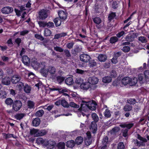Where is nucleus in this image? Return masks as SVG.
I'll return each mask as SVG.
<instances>
[{
	"instance_id": "nucleus-1",
	"label": "nucleus",
	"mask_w": 149,
	"mask_h": 149,
	"mask_svg": "<svg viewBox=\"0 0 149 149\" xmlns=\"http://www.w3.org/2000/svg\"><path fill=\"white\" fill-rule=\"evenodd\" d=\"M12 104L13 109L15 111H17L21 108L22 103L21 101L19 100H13L10 98V106Z\"/></svg>"
},
{
	"instance_id": "nucleus-2",
	"label": "nucleus",
	"mask_w": 149,
	"mask_h": 149,
	"mask_svg": "<svg viewBox=\"0 0 149 149\" xmlns=\"http://www.w3.org/2000/svg\"><path fill=\"white\" fill-rule=\"evenodd\" d=\"M48 16L47 11L44 9L40 10L38 13V18L40 20H44Z\"/></svg>"
},
{
	"instance_id": "nucleus-3",
	"label": "nucleus",
	"mask_w": 149,
	"mask_h": 149,
	"mask_svg": "<svg viewBox=\"0 0 149 149\" xmlns=\"http://www.w3.org/2000/svg\"><path fill=\"white\" fill-rule=\"evenodd\" d=\"M121 83L122 84L126 86L128 84L130 86H133L135 84V83L132 84L131 78L128 77H126L123 78L121 80Z\"/></svg>"
},
{
	"instance_id": "nucleus-4",
	"label": "nucleus",
	"mask_w": 149,
	"mask_h": 149,
	"mask_svg": "<svg viewBox=\"0 0 149 149\" xmlns=\"http://www.w3.org/2000/svg\"><path fill=\"white\" fill-rule=\"evenodd\" d=\"M93 20L95 24V26L98 29H101L103 26V25L100 24L101 22V19L99 17H96L93 18Z\"/></svg>"
},
{
	"instance_id": "nucleus-5",
	"label": "nucleus",
	"mask_w": 149,
	"mask_h": 149,
	"mask_svg": "<svg viewBox=\"0 0 149 149\" xmlns=\"http://www.w3.org/2000/svg\"><path fill=\"white\" fill-rule=\"evenodd\" d=\"M91 57L88 55L83 54L80 56V59L81 61L87 63L90 61Z\"/></svg>"
},
{
	"instance_id": "nucleus-6",
	"label": "nucleus",
	"mask_w": 149,
	"mask_h": 149,
	"mask_svg": "<svg viewBox=\"0 0 149 149\" xmlns=\"http://www.w3.org/2000/svg\"><path fill=\"white\" fill-rule=\"evenodd\" d=\"M82 50V48L80 46L77 45L75 46L74 49L71 50V53L73 55L75 56L80 53Z\"/></svg>"
},
{
	"instance_id": "nucleus-7",
	"label": "nucleus",
	"mask_w": 149,
	"mask_h": 149,
	"mask_svg": "<svg viewBox=\"0 0 149 149\" xmlns=\"http://www.w3.org/2000/svg\"><path fill=\"white\" fill-rule=\"evenodd\" d=\"M56 145V142L55 141L51 140L47 141L45 142L44 145L49 149H52Z\"/></svg>"
},
{
	"instance_id": "nucleus-8",
	"label": "nucleus",
	"mask_w": 149,
	"mask_h": 149,
	"mask_svg": "<svg viewBox=\"0 0 149 149\" xmlns=\"http://www.w3.org/2000/svg\"><path fill=\"white\" fill-rule=\"evenodd\" d=\"M82 104H81V107L79 108V110L81 111L86 112L88 111V102H86L84 100H82Z\"/></svg>"
},
{
	"instance_id": "nucleus-9",
	"label": "nucleus",
	"mask_w": 149,
	"mask_h": 149,
	"mask_svg": "<svg viewBox=\"0 0 149 149\" xmlns=\"http://www.w3.org/2000/svg\"><path fill=\"white\" fill-rule=\"evenodd\" d=\"M88 109L94 111L96 110L97 104L96 102L94 100L88 102Z\"/></svg>"
},
{
	"instance_id": "nucleus-10",
	"label": "nucleus",
	"mask_w": 149,
	"mask_h": 149,
	"mask_svg": "<svg viewBox=\"0 0 149 149\" xmlns=\"http://www.w3.org/2000/svg\"><path fill=\"white\" fill-rule=\"evenodd\" d=\"M59 18L63 21H65L67 18L68 14L66 11L60 10L58 12Z\"/></svg>"
},
{
	"instance_id": "nucleus-11",
	"label": "nucleus",
	"mask_w": 149,
	"mask_h": 149,
	"mask_svg": "<svg viewBox=\"0 0 149 149\" xmlns=\"http://www.w3.org/2000/svg\"><path fill=\"white\" fill-rule=\"evenodd\" d=\"M96 123L95 122L92 121L89 127L90 130H92V132L93 134L96 133L97 130V126Z\"/></svg>"
},
{
	"instance_id": "nucleus-12",
	"label": "nucleus",
	"mask_w": 149,
	"mask_h": 149,
	"mask_svg": "<svg viewBox=\"0 0 149 149\" xmlns=\"http://www.w3.org/2000/svg\"><path fill=\"white\" fill-rule=\"evenodd\" d=\"M88 81L91 84H95L98 81V79L95 77H90L88 78Z\"/></svg>"
},
{
	"instance_id": "nucleus-13",
	"label": "nucleus",
	"mask_w": 149,
	"mask_h": 149,
	"mask_svg": "<svg viewBox=\"0 0 149 149\" xmlns=\"http://www.w3.org/2000/svg\"><path fill=\"white\" fill-rule=\"evenodd\" d=\"M20 79V77L18 75H15L13 76L11 81L13 84H16L18 83Z\"/></svg>"
},
{
	"instance_id": "nucleus-14",
	"label": "nucleus",
	"mask_w": 149,
	"mask_h": 149,
	"mask_svg": "<svg viewBox=\"0 0 149 149\" xmlns=\"http://www.w3.org/2000/svg\"><path fill=\"white\" fill-rule=\"evenodd\" d=\"M91 86L90 83L88 82H86L81 84L80 86L81 88L84 90L88 89L89 88H91Z\"/></svg>"
},
{
	"instance_id": "nucleus-15",
	"label": "nucleus",
	"mask_w": 149,
	"mask_h": 149,
	"mask_svg": "<svg viewBox=\"0 0 149 149\" xmlns=\"http://www.w3.org/2000/svg\"><path fill=\"white\" fill-rule=\"evenodd\" d=\"M134 125V124L133 123H129L126 124L124 123L123 124H120L119 126L122 128H126V129H127L128 130L132 128Z\"/></svg>"
},
{
	"instance_id": "nucleus-16",
	"label": "nucleus",
	"mask_w": 149,
	"mask_h": 149,
	"mask_svg": "<svg viewBox=\"0 0 149 149\" xmlns=\"http://www.w3.org/2000/svg\"><path fill=\"white\" fill-rule=\"evenodd\" d=\"M120 130V128L118 127H114L110 131V134L111 135L115 136H116L117 133L119 132Z\"/></svg>"
},
{
	"instance_id": "nucleus-17",
	"label": "nucleus",
	"mask_w": 149,
	"mask_h": 149,
	"mask_svg": "<svg viewBox=\"0 0 149 149\" xmlns=\"http://www.w3.org/2000/svg\"><path fill=\"white\" fill-rule=\"evenodd\" d=\"M22 61L25 65H28L30 63V59L26 55H24L22 57Z\"/></svg>"
},
{
	"instance_id": "nucleus-18",
	"label": "nucleus",
	"mask_w": 149,
	"mask_h": 149,
	"mask_svg": "<svg viewBox=\"0 0 149 149\" xmlns=\"http://www.w3.org/2000/svg\"><path fill=\"white\" fill-rule=\"evenodd\" d=\"M40 123V119L38 118H35L32 121L33 126L34 127H37Z\"/></svg>"
},
{
	"instance_id": "nucleus-19",
	"label": "nucleus",
	"mask_w": 149,
	"mask_h": 149,
	"mask_svg": "<svg viewBox=\"0 0 149 149\" xmlns=\"http://www.w3.org/2000/svg\"><path fill=\"white\" fill-rule=\"evenodd\" d=\"M7 76L5 77L2 79V82L4 85H8L9 84V75L8 72H7Z\"/></svg>"
},
{
	"instance_id": "nucleus-20",
	"label": "nucleus",
	"mask_w": 149,
	"mask_h": 149,
	"mask_svg": "<svg viewBox=\"0 0 149 149\" xmlns=\"http://www.w3.org/2000/svg\"><path fill=\"white\" fill-rule=\"evenodd\" d=\"M63 21L58 17L55 18L54 20V22L56 26H60L62 22L63 23Z\"/></svg>"
},
{
	"instance_id": "nucleus-21",
	"label": "nucleus",
	"mask_w": 149,
	"mask_h": 149,
	"mask_svg": "<svg viewBox=\"0 0 149 149\" xmlns=\"http://www.w3.org/2000/svg\"><path fill=\"white\" fill-rule=\"evenodd\" d=\"M116 16V13L115 12H111L109 14L108 19L109 22H110Z\"/></svg>"
},
{
	"instance_id": "nucleus-22",
	"label": "nucleus",
	"mask_w": 149,
	"mask_h": 149,
	"mask_svg": "<svg viewBox=\"0 0 149 149\" xmlns=\"http://www.w3.org/2000/svg\"><path fill=\"white\" fill-rule=\"evenodd\" d=\"M98 59L100 62H104L107 60V57L105 55L100 54L98 56Z\"/></svg>"
},
{
	"instance_id": "nucleus-23",
	"label": "nucleus",
	"mask_w": 149,
	"mask_h": 149,
	"mask_svg": "<svg viewBox=\"0 0 149 149\" xmlns=\"http://www.w3.org/2000/svg\"><path fill=\"white\" fill-rule=\"evenodd\" d=\"M75 143L73 140L68 141L66 143V146L68 148H73L75 146Z\"/></svg>"
},
{
	"instance_id": "nucleus-24",
	"label": "nucleus",
	"mask_w": 149,
	"mask_h": 149,
	"mask_svg": "<svg viewBox=\"0 0 149 149\" xmlns=\"http://www.w3.org/2000/svg\"><path fill=\"white\" fill-rule=\"evenodd\" d=\"M31 86L27 84H25L24 87V90L26 93H29L31 90Z\"/></svg>"
},
{
	"instance_id": "nucleus-25",
	"label": "nucleus",
	"mask_w": 149,
	"mask_h": 149,
	"mask_svg": "<svg viewBox=\"0 0 149 149\" xmlns=\"http://www.w3.org/2000/svg\"><path fill=\"white\" fill-rule=\"evenodd\" d=\"M65 83L68 85H71L74 83L73 79L72 77H69L65 80Z\"/></svg>"
},
{
	"instance_id": "nucleus-26",
	"label": "nucleus",
	"mask_w": 149,
	"mask_h": 149,
	"mask_svg": "<svg viewBox=\"0 0 149 149\" xmlns=\"http://www.w3.org/2000/svg\"><path fill=\"white\" fill-rule=\"evenodd\" d=\"M48 72L49 73L51 74H53L56 72V69L54 66H49L48 69Z\"/></svg>"
},
{
	"instance_id": "nucleus-27",
	"label": "nucleus",
	"mask_w": 149,
	"mask_h": 149,
	"mask_svg": "<svg viewBox=\"0 0 149 149\" xmlns=\"http://www.w3.org/2000/svg\"><path fill=\"white\" fill-rule=\"evenodd\" d=\"M25 114L23 113H17L15 116V118L17 120H20L23 118Z\"/></svg>"
},
{
	"instance_id": "nucleus-28",
	"label": "nucleus",
	"mask_w": 149,
	"mask_h": 149,
	"mask_svg": "<svg viewBox=\"0 0 149 149\" xmlns=\"http://www.w3.org/2000/svg\"><path fill=\"white\" fill-rule=\"evenodd\" d=\"M132 109V107L130 105L126 104L123 108V110L125 111L129 112L131 111Z\"/></svg>"
},
{
	"instance_id": "nucleus-29",
	"label": "nucleus",
	"mask_w": 149,
	"mask_h": 149,
	"mask_svg": "<svg viewBox=\"0 0 149 149\" xmlns=\"http://www.w3.org/2000/svg\"><path fill=\"white\" fill-rule=\"evenodd\" d=\"M31 64L33 67L37 68H38L40 65V64L36 60H32Z\"/></svg>"
},
{
	"instance_id": "nucleus-30",
	"label": "nucleus",
	"mask_w": 149,
	"mask_h": 149,
	"mask_svg": "<svg viewBox=\"0 0 149 149\" xmlns=\"http://www.w3.org/2000/svg\"><path fill=\"white\" fill-rule=\"evenodd\" d=\"M83 141V137L81 136H79L76 139L75 142L77 145H79L82 143Z\"/></svg>"
},
{
	"instance_id": "nucleus-31",
	"label": "nucleus",
	"mask_w": 149,
	"mask_h": 149,
	"mask_svg": "<svg viewBox=\"0 0 149 149\" xmlns=\"http://www.w3.org/2000/svg\"><path fill=\"white\" fill-rule=\"evenodd\" d=\"M56 81L59 84H61L64 80L65 78L61 76H57L56 77Z\"/></svg>"
},
{
	"instance_id": "nucleus-32",
	"label": "nucleus",
	"mask_w": 149,
	"mask_h": 149,
	"mask_svg": "<svg viewBox=\"0 0 149 149\" xmlns=\"http://www.w3.org/2000/svg\"><path fill=\"white\" fill-rule=\"evenodd\" d=\"M44 112L43 110H39L37 111L36 113V116L37 117H42L44 114Z\"/></svg>"
},
{
	"instance_id": "nucleus-33",
	"label": "nucleus",
	"mask_w": 149,
	"mask_h": 149,
	"mask_svg": "<svg viewBox=\"0 0 149 149\" xmlns=\"http://www.w3.org/2000/svg\"><path fill=\"white\" fill-rule=\"evenodd\" d=\"M47 132L45 130H42L39 131L38 130V135L37 136H42L46 134Z\"/></svg>"
},
{
	"instance_id": "nucleus-34",
	"label": "nucleus",
	"mask_w": 149,
	"mask_h": 149,
	"mask_svg": "<svg viewBox=\"0 0 149 149\" xmlns=\"http://www.w3.org/2000/svg\"><path fill=\"white\" fill-rule=\"evenodd\" d=\"M102 80L103 82L104 83H109L111 81V78L110 77H105L103 78Z\"/></svg>"
},
{
	"instance_id": "nucleus-35",
	"label": "nucleus",
	"mask_w": 149,
	"mask_h": 149,
	"mask_svg": "<svg viewBox=\"0 0 149 149\" xmlns=\"http://www.w3.org/2000/svg\"><path fill=\"white\" fill-rule=\"evenodd\" d=\"M91 116L94 122L97 123L99 120V118L97 114L95 113H92Z\"/></svg>"
},
{
	"instance_id": "nucleus-36",
	"label": "nucleus",
	"mask_w": 149,
	"mask_h": 149,
	"mask_svg": "<svg viewBox=\"0 0 149 149\" xmlns=\"http://www.w3.org/2000/svg\"><path fill=\"white\" fill-rule=\"evenodd\" d=\"M40 72L43 76L45 77L47 76L48 72V69L47 70L44 68H42L41 69Z\"/></svg>"
},
{
	"instance_id": "nucleus-37",
	"label": "nucleus",
	"mask_w": 149,
	"mask_h": 149,
	"mask_svg": "<svg viewBox=\"0 0 149 149\" xmlns=\"http://www.w3.org/2000/svg\"><path fill=\"white\" fill-rule=\"evenodd\" d=\"M57 146L59 149H65V144L63 142H60L58 143Z\"/></svg>"
},
{
	"instance_id": "nucleus-38",
	"label": "nucleus",
	"mask_w": 149,
	"mask_h": 149,
	"mask_svg": "<svg viewBox=\"0 0 149 149\" xmlns=\"http://www.w3.org/2000/svg\"><path fill=\"white\" fill-rule=\"evenodd\" d=\"M108 140V138L107 136H104L102 140V145H107Z\"/></svg>"
},
{
	"instance_id": "nucleus-39",
	"label": "nucleus",
	"mask_w": 149,
	"mask_h": 149,
	"mask_svg": "<svg viewBox=\"0 0 149 149\" xmlns=\"http://www.w3.org/2000/svg\"><path fill=\"white\" fill-rule=\"evenodd\" d=\"M1 11L3 13L8 14L9 13V7H4L2 8Z\"/></svg>"
},
{
	"instance_id": "nucleus-40",
	"label": "nucleus",
	"mask_w": 149,
	"mask_h": 149,
	"mask_svg": "<svg viewBox=\"0 0 149 149\" xmlns=\"http://www.w3.org/2000/svg\"><path fill=\"white\" fill-rule=\"evenodd\" d=\"M104 115L106 117L109 118L111 116L110 111L108 109H106L104 113Z\"/></svg>"
},
{
	"instance_id": "nucleus-41",
	"label": "nucleus",
	"mask_w": 149,
	"mask_h": 149,
	"mask_svg": "<svg viewBox=\"0 0 149 149\" xmlns=\"http://www.w3.org/2000/svg\"><path fill=\"white\" fill-rule=\"evenodd\" d=\"M129 130L127 129H123L122 130V135L124 137H126L128 136Z\"/></svg>"
},
{
	"instance_id": "nucleus-42",
	"label": "nucleus",
	"mask_w": 149,
	"mask_h": 149,
	"mask_svg": "<svg viewBox=\"0 0 149 149\" xmlns=\"http://www.w3.org/2000/svg\"><path fill=\"white\" fill-rule=\"evenodd\" d=\"M127 102L130 104L134 105L136 102V100L134 98L129 99L127 100Z\"/></svg>"
},
{
	"instance_id": "nucleus-43",
	"label": "nucleus",
	"mask_w": 149,
	"mask_h": 149,
	"mask_svg": "<svg viewBox=\"0 0 149 149\" xmlns=\"http://www.w3.org/2000/svg\"><path fill=\"white\" fill-rule=\"evenodd\" d=\"M35 104L34 102L31 101H29L28 102V108L32 109L34 108Z\"/></svg>"
},
{
	"instance_id": "nucleus-44",
	"label": "nucleus",
	"mask_w": 149,
	"mask_h": 149,
	"mask_svg": "<svg viewBox=\"0 0 149 149\" xmlns=\"http://www.w3.org/2000/svg\"><path fill=\"white\" fill-rule=\"evenodd\" d=\"M117 149H125V146L122 142H120L118 145Z\"/></svg>"
},
{
	"instance_id": "nucleus-45",
	"label": "nucleus",
	"mask_w": 149,
	"mask_h": 149,
	"mask_svg": "<svg viewBox=\"0 0 149 149\" xmlns=\"http://www.w3.org/2000/svg\"><path fill=\"white\" fill-rule=\"evenodd\" d=\"M38 130L33 129H31L30 130V134L31 135H38Z\"/></svg>"
},
{
	"instance_id": "nucleus-46",
	"label": "nucleus",
	"mask_w": 149,
	"mask_h": 149,
	"mask_svg": "<svg viewBox=\"0 0 149 149\" xmlns=\"http://www.w3.org/2000/svg\"><path fill=\"white\" fill-rule=\"evenodd\" d=\"M67 35V33H60L56 34L54 37H62L66 36Z\"/></svg>"
},
{
	"instance_id": "nucleus-47",
	"label": "nucleus",
	"mask_w": 149,
	"mask_h": 149,
	"mask_svg": "<svg viewBox=\"0 0 149 149\" xmlns=\"http://www.w3.org/2000/svg\"><path fill=\"white\" fill-rule=\"evenodd\" d=\"M7 94L5 91H0V97L2 98H5Z\"/></svg>"
},
{
	"instance_id": "nucleus-48",
	"label": "nucleus",
	"mask_w": 149,
	"mask_h": 149,
	"mask_svg": "<svg viewBox=\"0 0 149 149\" xmlns=\"http://www.w3.org/2000/svg\"><path fill=\"white\" fill-rule=\"evenodd\" d=\"M101 10L100 6L98 4H95V13H100Z\"/></svg>"
},
{
	"instance_id": "nucleus-49",
	"label": "nucleus",
	"mask_w": 149,
	"mask_h": 149,
	"mask_svg": "<svg viewBox=\"0 0 149 149\" xmlns=\"http://www.w3.org/2000/svg\"><path fill=\"white\" fill-rule=\"evenodd\" d=\"M61 105L64 107H69V105L65 100H61Z\"/></svg>"
},
{
	"instance_id": "nucleus-50",
	"label": "nucleus",
	"mask_w": 149,
	"mask_h": 149,
	"mask_svg": "<svg viewBox=\"0 0 149 149\" xmlns=\"http://www.w3.org/2000/svg\"><path fill=\"white\" fill-rule=\"evenodd\" d=\"M137 138L138 139L142 141L143 142H147V140L145 138L141 137V135L139 134L137 135Z\"/></svg>"
},
{
	"instance_id": "nucleus-51",
	"label": "nucleus",
	"mask_w": 149,
	"mask_h": 149,
	"mask_svg": "<svg viewBox=\"0 0 149 149\" xmlns=\"http://www.w3.org/2000/svg\"><path fill=\"white\" fill-rule=\"evenodd\" d=\"M144 77L146 80L149 79V70H146L144 72Z\"/></svg>"
},
{
	"instance_id": "nucleus-52",
	"label": "nucleus",
	"mask_w": 149,
	"mask_h": 149,
	"mask_svg": "<svg viewBox=\"0 0 149 149\" xmlns=\"http://www.w3.org/2000/svg\"><path fill=\"white\" fill-rule=\"evenodd\" d=\"M69 105L70 106L76 108H78L79 107V105L76 104L73 102H71L70 103Z\"/></svg>"
},
{
	"instance_id": "nucleus-53",
	"label": "nucleus",
	"mask_w": 149,
	"mask_h": 149,
	"mask_svg": "<svg viewBox=\"0 0 149 149\" xmlns=\"http://www.w3.org/2000/svg\"><path fill=\"white\" fill-rule=\"evenodd\" d=\"M116 72L114 70H112L110 73L111 77V78L115 77L116 76Z\"/></svg>"
},
{
	"instance_id": "nucleus-54",
	"label": "nucleus",
	"mask_w": 149,
	"mask_h": 149,
	"mask_svg": "<svg viewBox=\"0 0 149 149\" xmlns=\"http://www.w3.org/2000/svg\"><path fill=\"white\" fill-rule=\"evenodd\" d=\"M51 34V31L48 29H46L44 31L45 35L46 36H49Z\"/></svg>"
},
{
	"instance_id": "nucleus-55",
	"label": "nucleus",
	"mask_w": 149,
	"mask_h": 149,
	"mask_svg": "<svg viewBox=\"0 0 149 149\" xmlns=\"http://www.w3.org/2000/svg\"><path fill=\"white\" fill-rule=\"evenodd\" d=\"M17 86L18 88H19V90L21 91L23 88V87H24V84L22 82H19L17 84Z\"/></svg>"
},
{
	"instance_id": "nucleus-56",
	"label": "nucleus",
	"mask_w": 149,
	"mask_h": 149,
	"mask_svg": "<svg viewBox=\"0 0 149 149\" xmlns=\"http://www.w3.org/2000/svg\"><path fill=\"white\" fill-rule=\"evenodd\" d=\"M38 39L41 40L43 41V44L44 46H46L47 45V43L48 40H45L44 38H37Z\"/></svg>"
},
{
	"instance_id": "nucleus-57",
	"label": "nucleus",
	"mask_w": 149,
	"mask_h": 149,
	"mask_svg": "<svg viewBox=\"0 0 149 149\" xmlns=\"http://www.w3.org/2000/svg\"><path fill=\"white\" fill-rule=\"evenodd\" d=\"M130 49V48L128 46H124L122 49L123 51L125 52H128Z\"/></svg>"
},
{
	"instance_id": "nucleus-58",
	"label": "nucleus",
	"mask_w": 149,
	"mask_h": 149,
	"mask_svg": "<svg viewBox=\"0 0 149 149\" xmlns=\"http://www.w3.org/2000/svg\"><path fill=\"white\" fill-rule=\"evenodd\" d=\"M122 53L121 52H118L116 53H115L113 54V56L115 58L118 59V57L120 56L122 54Z\"/></svg>"
},
{
	"instance_id": "nucleus-59",
	"label": "nucleus",
	"mask_w": 149,
	"mask_h": 149,
	"mask_svg": "<svg viewBox=\"0 0 149 149\" xmlns=\"http://www.w3.org/2000/svg\"><path fill=\"white\" fill-rule=\"evenodd\" d=\"M38 23L40 27H45L46 26V22H44L42 21H39L38 22Z\"/></svg>"
},
{
	"instance_id": "nucleus-60",
	"label": "nucleus",
	"mask_w": 149,
	"mask_h": 149,
	"mask_svg": "<svg viewBox=\"0 0 149 149\" xmlns=\"http://www.w3.org/2000/svg\"><path fill=\"white\" fill-rule=\"evenodd\" d=\"M118 40V38H110L109 41L110 43L113 44L117 42Z\"/></svg>"
},
{
	"instance_id": "nucleus-61",
	"label": "nucleus",
	"mask_w": 149,
	"mask_h": 149,
	"mask_svg": "<svg viewBox=\"0 0 149 149\" xmlns=\"http://www.w3.org/2000/svg\"><path fill=\"white\" fill-rule=\"evenodd\" d=\"M46 26L48 28H52L54 26V24L53 22H50L48 23L46 22Z\"/></svg>"
},
{
	"instance_id": "nucleus-62",
	"label": "nucleus",
	"mask_w": 149,
	"mask_h": 149,
	"mask_svg": "<svg viewBox=\"0 0 149 149\" xmlns=\"http://www.w3.org/2000/svg\"><path fill=\"white\" fill-rule=\"evenodd\" d=\"M54 49L56 51L60 52H62L63 51V49L62 48L56 46L54 47Z\"/></svg>"
},
{
	"instance_id": "nucleus-63",
	"label": "nucleus",
	"mask_w": 149,
	"mask_h": 149,
	"mask_svg": "<svg viewBox=\"0 0 149 149\" xmlns=\"http://www.w3.org/2000/svg\"><path fill=\"white\" fill-rule=\"evenodd\" d=\"M64 52L66 57H69L71 56L70 53L68 50L66 49L64 50Z\"/></svg>"
},
{
	"instance_id": "nucleus-64",
	"label": "nucleus",
	"mask_w": 149,
	"mask_h": 149,
	"mask_svg": "<svg viewBox=\"0 0 149 149\" xmlns=\"http://www.w3.org/2000/svg\"><path fill=\"white\" fill-rule=\"evenodd\" d=\"M29 32V31L28 30H23L20 32V35L21 36H24L25 35L28 34Z\"/></svg>"
}]
</instances>
